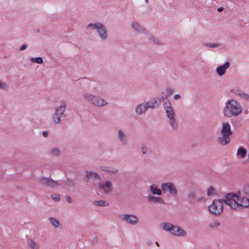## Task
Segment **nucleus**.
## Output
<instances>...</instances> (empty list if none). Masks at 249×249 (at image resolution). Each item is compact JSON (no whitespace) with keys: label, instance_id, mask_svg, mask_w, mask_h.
<instances>
[{"label":"nucleus","instance_id":"obj_8","mask_svg":"<svg viewBox=\"0 0 249 249\" xmlns=\"http://www.w3.org/2000/svg\"><path fill=\"white\" fill-rule=\"evenodd\" d=\"M221 133V137L218 138V142L222 145L229 143L231 141L230 136L232 134V132L229 123L223 122L222 124Z\"/></svg>","mask_w":249,"mask_h":249},{"label":"nucleus","instance_id":"obj_5","mask_svg":"<svg viewBox=\"0 0 249 249\" xmlns=\"http://www.w3.org/2000/svg\"><path fill=\"white\" fill-rule=\"evenodd\" d=\"M227 196L228 193L225 195L223 199H215L213 200L208 206V210L209 213L215 216L220 215L223 212L224 203L233 210V208L227 202L226 198Z\"/></svg>","mask_w":249,"mask_h":249},{"label":"nucleus","instance_id":"obj_3","mask_svg":"<svg viewBox=\"0 0 249 249\" xmlns=\"http://www.w3.org/2000/svg\"><path fill=\"white\" fill-rule=\"evenodd\" d=\"M82 97L86 102L96 107H103L108 105V103L106 99L90 92H84L82 94Z\"/></svg>","mask_w":249,"mask_h":249},{"label":"nucleus","instance_id":"obj_17","mask_svg":"<svg viewBox=\"0 0 249 249\" xmlns=\"http://www.w3.org/2000/svg\"><path fill=\"white\" fill-rule=\"evenodd\" d=\"M143 103L147 110L149 108H155L158 107L159 105L158 99L157 98H152L151 100L146 102H144Z\"/></svg>","mask_w":249,"mask_h":249},{"label":"nucleus","instance_id":"obj_29","mask_svg":"<svg viewBox=\"0 0 249 249\" xmlns=\"http://www.w3.org/2000/svg\"><path fill=\"white\" fill-rule=\"evenodd\" d=\"M165 92H166V94H165V96H162L163 100L167 99L168 97L171 96L174 92V89L168 87L165 89Z\"/></svg>","mask_w":249,"mask_h":249},{"label":"nucleus","instance_id":"obj_12","mask_svg":"<svg viewBox=\"0 0 249 249\" xmlns=\"http://www.w3.org/2000/svg\"><path fill=\"white\" fill-rule=\"evenodd\" d=\"M160 187L165 194H168L173 197H176L178 194V191L176 185L171 182H165L161 183Z\"/></svg>","mask_w":249,"mask_h":249},{"label":"nucleus","instance_id":"obj_25","mask_svg":"<svg viewBox=\"0 0 249 249\" xmlns=\"http://www.w3.org/2000/svg\"><path fill=\"white\" fill-rule=\"evenodd\" d=\"M147 36V37L148 39L152 43H154L156 45H160L161 44V42L158 38L156 37L153 35H151L150 34H149V33L147 32V34H145Z\"/></svg>","mask_w":249,"mask_h":249},{"label":"nucleus","instance_id":"obj_24","mask_svg":"<svg viewBox=\"0 0 249 249\" xmlns=\"http://www.w3.org/2000/svg\"><path fill=\"white\" fill-rule=\"evenodd\" d=\"M231 93H232L235 96H238L240 98H241L242 95H243L245 91L242 89L236 87H231L230 90Z\"/></svg>","mask_w":249,"mask_h":249},{"label":"nucleus","instance_id":"obj_47","mask_svg":"<svg viewBox=\"0 0 249 249\" xmlns=\"http://www.w3.org/2000/svg\"><path fill=\"white\" fill-rule=\"evenodd\" d=\"M194 196H195V195H194V194H193V193H192V194H190V195H189V196H190V197H194Z\"/></svg>","mask_w":249,"mask_h":249},{"label":"nucleus","instance_id":"obj_35","mask_svg":"<svg viewBox=\"0 0 249 249\" xmlns=\"http://www.w3.org/2000/svg\"><path fill=\"white\" fill-rule=\"evenodd\" d=\"M50 180V178H42L39 179V182L43 185L49 186Z\"/></svg>","mask_w":249,"mask_h":249},{"label":"nucleus","instance_id":"obj_21","mask_svg":"<svg viewBox=\"0 0 249 249\" xmlns=\"http://www.w3.org/2000/svg\"><path fill=\"white\" fill-rule=\"evenodd\" d=\"M85 176L88 179H101L100 175L97 172L90 170H87L85 172Z\"/></svg>","mask_w":249,"mask_h":249},{"label":"nucleus","instance_id":"obj_10","mask_svg":"<svg viewBox=\"0 0 249 249\" xmlns=\"http://www.w3.org/2000/svg\"><path fill=\"white\" fill-rule=\"evenodd\" d=\"M97 190L103 195H108L113 190V182L111 180L105 179L100 181L96 185Z\"/></svg>","mask_w":249,"mask_h":249},{"label":"nucleus","instance_id":"obj_43","mask_svg":"<svg viewBox=\"0 0 249 249\" xmlns=\"http://www.w3.org/2000/svg\"><path fill=\"white\" fill-rule=\"evenodd\" d=\"M206 201V199L204 197H200L198 199L199 202H205Z\"/></svg>","mask_w":249,"mask_h":249},{"label":"nucleus","instance_id":"obj_2","mask_svg":"<svg viewBox=\"0 0 249 249\" xmlns=\"http://www.w3.org/2000/svg\"><path fill=\"white\" fill-rule=\"evenodd\" d=\"M243 110L242 106L239 102L234 99H229L224 103L222 113L224 117L231 118L239 116Z\"/></svg>","mask_w":249,"mask_h":249},{"label":"nucleus","instance_id":"obj_22","mask_svg":"<svg viewBox=\"0 0 249 249\" xmlns=\"http://www.w3.org/2000/svg\"><path fill=\"white\" fill-rule=\"evenodd\" d=\"M247 150L246 148L240 147H239L236 153V157L239 160H243L246 157Z\"/></svg>","mask_w":249,"mask_h":249},{"label":"nucleus","instance_id":"obj_46","mask_svg":"<svg viewBox=\"0 0 249 249\" xmlns=\"http://www.w3.org/2000/svg\"><path fill=\"white\" fill-rule=\"evenodd\" d=\"M67 200H68V201L69 203H71V197H68Z\"/></svg>","mask_w":249,"mask_h":249},{"label":"nucleus","instance_id":"obj_30","mask_svg":"<svg viewBox=\"0 0 249 249\" xmlns=\"http://www.w3.org/2000/svg\"><path fill=\"white\" fill-rule=\"evenodd\" d=\"M216 194V190L214 187L210 186L208 188L207 191V195L208 196H215Z\"/></svg>","mask_w":249,"mask_h":249},{"label":"nucleus","instance_id":"obj_6","mask_svg":"<svg viewBox=\"0 0 249 249\" xmlns=\"http://www.w3.org/2000/svg\"><path fill=\"white\" fill-rule=\"evenodd\" d=\"M163 107L165 110L166 115L168 119V123L170 127L174 130L178 127V124L176 120V113L171 102L166 100L163 103Z\"/></svg>","mask_w":249,"mask_h":249},{"label":"nucleus","instance_id":"obj_13","mask_svg":"<svg viewBox=\"0 0 249 249\" xmlns=\"http://www.w3.org/2000/svg\"><path fill=\"white\" fill-rule=\"evenodd\" d=\"M130 26L132 31L135 33L144 35L147 34L146 29L137 21H132L130 23Z\"/></svg>","mask_w":249,"mask_h":249},{"label":"nucleus","instance_id":"obj_34","mask_svg":"<svg viewBox=\"0 0 249 249\" xmlns=\"http://www.w3.org/2000/svg\"><path fill=\"white\" fill-rule=\"evenodd\" d=\"M100 170H101L103 172L109 173H115L117 172V170H116L115 171L111 170L108 167H106V166H101L100 167Z\"/></svg>","mask_w":249,"mask_h":249},{"label":"nucleus","instance_id":"obj_38","mask_svg":"<svg viewBox=\"0 0 249 249\" xmlns=\"http://www.w3.org/2000/svg\"><path fill=\"white\" fill-rule=\"evenodd\" d=\"M51 197H52V199H53L54 200H55V201H58L60 199V196L57 194L52 195Z\"/></svg>","mask_w":249,"mask_h":249},{"label":"nucleus","instance_id":"obj_4","mask_svg":"<svg viewBox=\"0 0 249 249\" xmlns=\"http://www.w3.org/2000/svg\"><path fill=\"white\" fill-rule=\"evenodd\" d=\"M160 227L163 231L168 232L175 237H184L187 235L186 231L183 228L170 222H161L160 224Z\"/></svg>","mask_w":249,"mask_h":249},{"label":"nucleus","instance_id":"obj_33","mask_svg":"<svg viewBox=\"0 0 249 249\" xmlns=\"http://www.w3.org/2000/svg\"><path fill=\"white\" fill-rule=\"evenodd\" d=\"M59 185H60V183L59 182L50 179L49 186L52 188H55Z\"/></svg>","mask_w":249,"mask_h":249},{"label":"nucleus","instance_id":"obj_18","mask_svg":"<svg viewBox=\"0 0 249 249\" xmlns=\"http://www.w3.org/2000/svg\"><path fill=\"white\" fill-rule=\"evenodd\" d=\"M147 200L149 202L154 203L164 204V200L160 196H155L154 195H149L147 196Z\"/></svg>","mask_w":249,"mask_h":249},{"label":"nucleus","instance_id":"obj_1","mask_svg":"<svg viewBox=\"0 0 249 249\" xmlns=\"http://www.w3.org/2000/svg\"><path fill=\"white\" fill-rule=\"evenodd\" d=\"M227 202L233 210L239 211L249 208V183H245L242 186L241 192L237 194L228 193Z\"/></svg>","mask_w":249,"mask_h":249},{"label":"nucleus","instance_id":"obj_7","mask_svg":"<svg viewBox=\"0 0 249 249\" xmlns=\"http://www.w3.org/2000/svg\"><path fill=\"white\" fill-rule=\"evenodd\" d=\"M87 29L96 30L99 38L103 41L106 40L108 37L107 27L103 23L99 22L89 23L87 25Z\"/></svg>","mask_w":249,"mask_h":249},{"label":"nucleus","instance_id":"obj_16","mask_svg":"<svg viewBox=\"0 0 249 249\" xmlns=\"http://www.w3.org/2000/svg\"><path fill=\"white\" fill-rule=\"evenodd\" d=\"M147 109L143 102L137 104L134 109L135 114L137 115L140 116L146 113Z\"/></svg>","mask_w":249,"mask_h":249},{"label":"nucleus","instance_id":"obj_45","mask_svg":"<svg viewBox=\"0 0 249 249\" xmlns=\"http://www.w3.org/2000/svg\"><path fill=\"white\" fill-rule=\"evenodd\" d=\"M165 94H166V92L165 91L162 92V93H161V99H163L162 96H165Z\"/></svg>","mask_w":249,"mask_h":249},{"label":"nucleus","instance_id":"obj_27","mask_svg":"<svg viewBox=\"0 0 249 249\" xmlns=\"http://www.w3.org/2000/svg\"><path fill=\"white\" fill-rule=\"evenodd\" d=\"M0 89L5 91H9L10 89V87L8 84L3 81L0 79Z\"/></svg>","mask_w":249,"mask_h":249},{"label":"nucleus","instance_id":"obj_40","mask_svg":"<svg viewBox=\"0 0 249 249\" xmlns=\"http://www.w3.org/2000/svg\"><path fill=\"white\" fill-rule=\"evenodd\" d=\"M28 48V46L26 44H23L22 45L20 48H19V51H24L25 50H26Z\"/></svg>","mask_w":249,"mask_h":249},{"label":"nucleus","instance_id":"obj_9","mask_svg":"<svg viewBox=\"0 0 249 249\" xmlns=\"http://www.w3.org/2000/svg\"><path fill=\"white\" fill-rule=\"evenodd\" d=\"M67 104L65 102H62L54 109V112L52 115V121L55 125H59L62 122V118L66 111Z\"/></svg>","mask_w":249,"mask_h":249},{"label":"nucleus","instance_id":"obj_11","mask_svg":"<svg viewBox=\"0 0 249 249\" xmlns=\"http://www.w3.org/2000/svg\"><path fill=\"white\" fill-rule=\"evenodd\" d=\"M120 219L130 226H136L140 222L138 215L133 213H124L119 216Z\"/></svg>","mask_w":249,"mask_h":249},{"label":"nucleus","instance_id":"obj_44","mask_svg":"<svg viewBox=\"0 0 249 249\" xmlns=\"http://www.w3.org/2000/svg\"><path fill=\"white\" fill-rule=\"evenodd\" d=\"M223 10H224L223 7H219L218 8H217V11L219 12H220L222 11Z\"/></svg>","mask_w":249,"mask_h":249},{"label":"nucleus","instance_id":"obj_28","mask_svg":"<svg viewBox=\"0 0 249 249\" xmlns=\"http://www.w3.org/2000/svg\"><path fill=\"white\" fill-rule=\"evenodd\" d=\"M94 205L97 206L107 207L109 205V203L105 200H100L94 202Z\"/></svg>","mask_w":249,"mask_h":249},{"label":"nucleus","instance_id":"obj_14","mask_svg":"<svg viewBox=\"0 0 249 249\" xmlns=\"http://www.w3.org/2000/svg\"><path fill=\"white\" fill-rule=\"evenodd\" d=\"M117 137L119 142L123 146L126 145L128 142V139L125 132L119 129L117 130Z\"/></svg>","mask_w":249,"mask_h":249},{"label":"nucleus","instance_id":"obj_32","mask_svg":"<svg viewBox=\"0 0 249 249\" xmlns=\"http://www.w3.org/2000/svg\"><path fill=\"white\" fill-rule=\"evenodd\" d=\"M30 61L33 63H36L38 64H41L43 62V59L41 57H32Z\"/></svg>","mask_w":249,"mask_h":249},{"label":"nucleus","instance_id":"obj_31","mask_svg":"<svg viewBox=\"0 0 249 249\" xmlns=\"http://www.w3.org/2000/svg\"><path fill=\"white\" fill-rule=\"evenodd\" d=\"M27 245L31 249H38L37 244L32 239L27 241Z\"/></svg>","mask_w":249,"mask_h":249},{"label":"nucleus","instance_id":"obj_39","mask_svg":"<svg viewBox=\"0 0 249 249\" xmlns=\"http://www.w3.org/2000/svg\"><path fill=\"white\" fill-rule=\"evenodd\" d=\"M65 185L68 187H73L74 186V183L71 180H67L65 183Z\"/></svg>","mask_w":249,"mask_h":249},{"label":"nucleus","instance_id":"obj_48","mask_svg":"<svg viewBox=\"0 0 249 249\" xmlns=\"http://www.w3.org/2000/svg\"><path fill=\"white\" fill-rule=\"evenodd\" d=\"M47 135V132H43V136H44L46 137Z\"/></svg>","mask_w":249,"mask_h":249},{"label":"nucleus","instance_id":"obj_26","mask_svg":"<svg viewBox=\"0 0 249 249\" xmlns=\"http://www.w3.org/2000/svg\"><path fill=\"white\" fill-rule=\"evenodd\" d=\"M204 45L205 47L207 48H212V49H215L218 48L221 46V44L220 43H212V42H207L204 44Z\"/></svg>","mask_w":249,"mask_h":249},{"label":"nucleus","instance_id":"obj_36","mask_svg":"<svg viewBox=\"0 0 249 249\" xmlns=\"http://www.w3.org/2000/svg\"><path fill=\"white\" fill-rule=\"evenodd\" d=\"M141 151L143 154L145 155L148 153V148L146 146L142 145L141 147Z\"/></svg>","mask_w":249,"mask_h":249},{"label":"nucleus","instance_id":"obj_42","mask_svg":"<svg viewBox=\"0 0 249 249\" xmlns=\"http://www.w3.org/2000/svg\"><path fill=\"white\" fill-rule=\"evenodd\" d=\"M219 223L217 221H215L213 222V224L210 225V226L211 227H212L213 228H214V227H217L218 225H219Z\"/></svg>","mask_w":249,"mask_h":249},{"label":"nucleus","instance_id":"obj_37","mask_svg":"<svg viewBox=\"0 0 249 249\" xmlns=\"http://www.w3.org/2000/svg\"><path fill=\"white\" fill-rule=\"evenodd\" d=\"M241 99L245 100L249 102V94L244 92Z\"/></svg>","mask_w":249,"mask_h":249},{"label":"nucleus","instance_id":"obj_20","mask_svg":"<svg viewBox=\"0 0 249 249\" xmlns=\"http://www.w3.org/2000/svg\"><path fill=\"white\" fill-rule=\"evenodd\" d=\"M150 191L152 195L158 196H160L163 192L161 188H160L155 183H153L150 186Z\"/></svg>","mask_w":249,"mask_h":249},{"label":"nucleus","instance_id":"obj_41","mask_svg":"<svg viewBox=\"0 0 249 249\" xmlns=\"http://www.w3.org/2000/svg\"><path fill=\"white\" fill-rule=\"evenodd\" d=\"M174 99L175 100H179L181 99V96L180 94H176L174 96Z\"/></svg>","mask_w":249,"mask_h":249},{"label":"nucleus","instance_id":"obj_23","mask_svg":"<svg viewBox=\"0 0 249 249\" xmlns=\"http://www.w3.org/2000/svg\"><path fill=\"white\" fill-rule=\"evenodd\" d=\"M48 153L53 157H58L61 154V151L59 147H53L49 150Z\"/></svg>","mask_w":249,"mask_h":249},{"label":"nucleus","instance_id":"obj_49","mask_svg":"<svg viewBox=\"0 0 249 249\" xmlns=\"http://www.w3.org/2000/svg\"><path fill=\"white\" fill-rule=\"evenodd\" d=\"M145 1L146 3H147L148 2V0H145Z\"/></svg>","mask_w":249,"mask_h":249},{"label":"nucleus","instance_id":"obj_15","mask_svg":"<svg viewBox=\"0 0 249 249\" xmlns=\"http://www.w3.org/2000/svg\"><path fill=\"white\" fill-rule=\"evenodd\" d=\"M230 62L229 61H226L223 65L217 67L215 70L217 75L220 77L223 76L225 75L227 70L230 68Z\"/></svg>","mask_w":249,"mask_h":249},{"label":"nucleus","instance_id":"obj_19","mask_svg":"<svg viewBox=\"0 0 249 249\" xmlns=\"http://www.w3.org/2000/svg\"><path fill=\"white\" fill-rule=\"evenodd\" d=\"M48 220L51 225L55 229H61L62 228V224L61 222L56 217L51 216L49 217Z\"/></svg>","mask_w":249,"mask_h":249}]
</instances>
